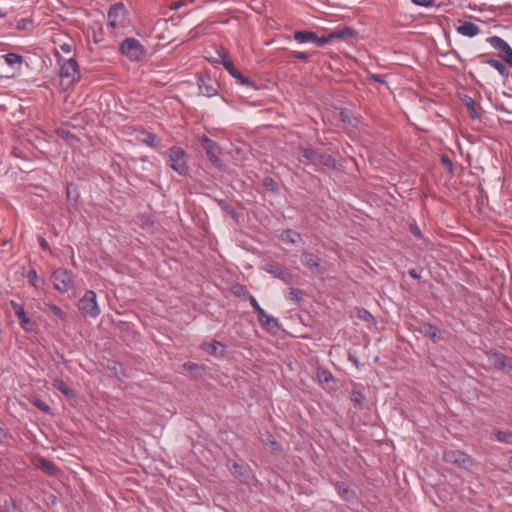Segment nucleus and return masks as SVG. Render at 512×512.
I'll list each match as a JSON object with an SVG mask.
<instances>
[{
  "mask_svg": "<svg viewBox=\"0 0 512 512\" xmlns=\"http://www.w3.org/2000/svg\"><path fill=\"white\" fill-rule=\"evenodd\" d=\"M372 79H373L374 81H376V82H380V83H382V82H383V80H382V78H381V76H380V75H375V74H374V75H372Z\"/></svg>",
  "mask_w": 512,
  "mask_h": 512,
  "instance_id": "3c124183",
  "label": "nucleus"
},
{
  "mask_svg": "<svg viewBox=\"0 0 512 512\" xmlns=\"http://www.w3.org/2000/svg\"><path fill=\"white\" fill-rule=\"evenodd\" d=\"M491 359L493 361V364L495 367L499 368V369H504L506 367V358L504 355L500 354V353H494L492 356H491Z\"/></svg>",
  "mask_w": 512,
  "mask_h": 512,
  "instance_id": "cd10ccee",
  "label": "nucleus"
},
{
  "mask_svg": "<svg viewBox=\"0 0 512 512\" xmlns=\"http://www.w3.org/2000/svg\"><path fill=\"white\" fill-rule=\"evenodd\" d=\"M6 16V12L0 9V18H4Z\"/></svg>",
  "mask_w": 512,
  "mask_h": 512,
  "instance_id": "4d7b16f0",
  "label": "nucleus"
},
{
  "mask_svg": "<svg viewBox=\"0 0 512 512\" xmlns=\"http://www.w3.org/2000/svg\"><path fill=\"white\" fill-rule=\"evenodd\" d=\"M49 309L51 310V312L54 316L61 319L62 321H65L66 314L63 312V310L60 307H58L54 304H49Z\"/></svg>",
  "mask_w": 512,
  "mask_h": 512,
  "instance_id": "c756f323",
  "label": "nucleus"
},
{
  "mask_svg": "<svg viewBox=\"0 0 512 512\" xmlns=\"http://www.w3.org/2000/svg\"><path fill=\"white\" fill-rule=\"evenodd\" d=\"M317 378L320 383L328 384L334 380L332 373L326 369H319L317 372Z\"/></svg>",
  "mask_w": 512,
  "mask_h": 512,
  "instance_id": "393cba45",
  "label": "nucleus"
},
{
  "mask_svg": "<svg viewBox=\"0 0 512 512\" xmlns=\"http://www.w3.org/2000/svg\"><path fill=\"white\" fill-rule=\"evenodd\" d=\"M47 469H48V472H49V473H51V474H52V473H53V471H54V467H53L51 464H48V465H47Z\"/></svg>",
  "mask_w": 512,
  "mask_h": 512,
  "instance_id": "6e6d98bb",
  "label": "nucleus"
},
{
  "mask_svg": "<svg viewBox=\"0 0 512 512\" xmlns=\"http://www.w3.org/2000/svg\"><path fill=\"white\" fill-rule=\"evenodd\" d=\"M262 441L265 443H269L275 450H277L280 447L279 443L276 440H274L270 434H267V437L263 438Z\"/></svg>",
  "mask_w": 512,
  "mask_h": 512,
  "instance_id": "c9c22d12",
  "label": "nucleus"
},
{
  "mask_svg": "<svg viewBox=\"0 0 512 512\" xmlns=\"http://www.w3.org/2000/svg\"><path fill=\"white\" fill-rule=\"evenodd\" d=\"M78 309L85 317L97 318L100 315V308L97 303V296L93 290H88L80 299Z\"/></svg>",
  "mask_w": 512,
  "mask_h": 512,
  "instance_id": "20e7f679",
  "label": "nucleus"
},
{
  "mask_svg": "<svg viewBox=\"0 0 512 512\" xmlns=\"http://www.w3.org/2000/svg\"><path fill=\"white\" fill-rule=\"evenodd\" d=\"M355 34L356 32L353 29L349 27H342L333 30L331 33L327 35V38H329V42H331L333 39L347 40L353 38Z\"/></svg>",
  "mask_w": 512,
  "mask_h": 512,
  "instance_id": "dca6fc26",
  "label": "nucleus"
},
{
  "mask_svg": "<svg viewBox=\"0 0 512 512\" xmlns=\"http://www.w3.org/2000/svg\"><path fill=\"white\" fill-rule=\"evenodd\" d=\"M425 334L430 338L434 339L437 337L438 329L432 325L425 327Z\"/></svg>",
  "mask_w": 512,
  "mask_h": 512,
  "instance_id": "473e14b6",
  "label": "nucleus"
},
{
  "mask_svg": "<svg viewBox=\"0 0 512 512\" xmlns=\"http://www.w3.org/2000/svg\"><path fill=\"white\" fill-rule=\"evenodd\" d=\"M336 489L338 494L344 499V500H350L354 496V492L351 491L348 487H346L343 484H337Z\"/></svg>",
  "mask_w": 512,
  "mask_h": 512,
  "instance_id": "a878e982",
  "label": "nucleus"
},
{
  "mask_svg": "<svg viewBox=\"0 0 512 512\" xmlns=\"http://www.w3.org/2000/svg\"><path fill=\"white\" fill-rule=\"evenodd\" d=\"M487 42L495 49L504 52L509 44L498 36H491L487 39Z\"/></svg>",
  "mask_w": 512,
  "mask_h": 512,
  "instance_id": "412c9836",
  "label": "nucleus"
},
{
  "mask_svg": "<svg viewBox=\"0 0 512 512\" xmlns=\"http://www.w3.org/2000/svg\"><path fill=\"white\" fill-rule=\"evenodd\" d=\"M258 320L262 327L268 331L275 332L279 328L277 319L267 314L265 310H261V312L258 314Z\"/></svg>",
  "mask_w": 512,
  "mask_h": 512,
  "instance_id": "ddd939ff",
  "label": "nucleus"
},
{
  "mask_svg": "<svg viewBox=\"0 0 512 512\" xmlns=\"http://www.w3.org/2000/svg\"><path fill=\"white\" fill-rule=\"evenodd\" d=\"M250 303L252 305V307L257 311V313L259 314L261 312V310H264L260 305L259 303L257 302V300L255 299V297L251 296L250 297Z\"/></svg>",
  "mask_w": 512,
  "mask_h": 512,
  "instance_id": "37998d69",
  "label": "nucleus"
},
{
  "mask_svg": "<svg viewBox=\"0 0 512 512\" xmlns=\"http://www.w3.org/2000/svg\"><path fill=\"white\" fill-rule=\"evenodd\" d=\"M107 25L114 35L122 34L129 27L127 10L123 3H116L108 11Z\"/></svg>",
  "mask_w": 512,
  "mask_h": 512,
  "instance_id": "f257e3e1",
  "label": "nucleus"
},
{
  "mask_svg": "<svg viewBox=\"0 0 512 512\" xmlns=\"http://www.w3.org/2000/svg\"><path fill=\"white\" fill-rule=\"evenodd\" d=\"M39 243H40V246H41L44 250L48 249V243L46 242V240H45V239H43V238H41V237H40V238H39Z\"/></svg>",
  "mask_w": 512,
  "mask_h": 512,
  "instance_id": "09e8293b",
  "label": "nucleus"
},
{
  "mask_svg": "<svg viewBox=\"0 0 512 512\" xmlns=\"http://www.w3.org/2000/svg\"><path fill=\"white\" fill-rule=\"evenodd\" d=\"M301 263L309 270L315 272L320 270L321 259L311 252L304 251L301 254Z\"/></svg>",
  "mask_w": 512,
  "mask_h": 512,
  "instance_id": "9b49d317",
  "label": "nucleus"
},
{
  "mask_svg": "<svg viewBox=\"0 0 512 512\" xmlns=\"http://www.w3.org/2000/svg\"><path fill=\"white\" fill-rule=\"evenodd\" d=\"M166 156L168 165L175 172H177L181 176H184L188 173V166L185 159L186 153L181 147H171L167 151Z\"/></svg>",
  "mask_w": 512,
  "mask_h": 512,
  "instance_id": "f03ea898",
  "label": "nucleus"
},
{
  "mask_svg": "<svg viewBox=\"0 0 512 512\" xmlns=\"http://www.w3.org/2000/svg\"><path fill=\"white\" fill-rule=\"evenodd\" d=\"M320 165H323V166H326L329 168H334L336 165V161L331 155L325 154V153H320L316 166H320Z\"/></svg>",
  "mask_w": 512,
  "mask_h": 512,
  "instance_id": "5701e85b",
  "label": "nucleus"
},
{
  "mask_svg": "<svg viewBox=\"0 0 512 512\" xmlns=\"http://www.w3.org/2000/svg\"><path fill=\"white\" fill-rule=\"evenodd\" d=\"M60 49L65 52L66 54H70L71 53V45L67 44V43H64L62 45H60Z\"/></svg>",
  "mask_w": 512,
  "mask_h": 512,
  "instance_id": "49530a36",
  "label": "nucleus"
},
{
  "mask_svg": "<svg viewBox=\"0 0 512 512\" xmlns=\"http://www.w3.org/2000/svg\"><path fill=\"white\" fill-rule=\"evenodd\" d=\"M51 280L53 282L54 288L61 293L70 291L75 284L74 274L62 268L56 269L53 272Z\"/></svg>",
  "mask_w": 512,
  "mask_h": 512,
  "instance_id": "7ed1b4c3",
  "label": "nucleus"
},
{
  "mask_svg": "<svg viewBox=\"0 0 512 512\" xmlns=\"http://www.w3.org/2000/svg\"><path fill=\"white\" fill-rule=\"evenodd\" d=\"M264 186L272 191L277 189V183L270 177L265 178L263 182Z\"/></svg>",
  "mask_w": 512,
  "mask_h": 512,
  "instance_id": "72a5a7b5",
  "label": "nucleus"
},
{
  "mask_svg": "<svg viewBox=\"0 0 512 512\" xmlns=\"http://www.w3.org/2000/svg\"><path fill=\"white\" fill-rule=\"evenodd\" d=\"M5 62L9 66H14L16 64L22 63V56L16 54V53H8L4 56Z\"/></svg>",
  "mask_w": 512,
  "mask_h": 512,
  "instance_id": "bb28decb",
  "label": "nucleus"
},
{
  "mask_svg": "<svg viewBox=\"0 0 512 512\" xmlns=\"http://www.w3.org/2000/svg\"><path fill=\"white\" fill-rule=\"evenodd\" d=\"M32 25V21L28 19H21L17 23V28L20 30H27Z\"/></svg>",
  "mask_w": 512,
  "mask_h": 512,
  "instance_id": "f704fd0d",
  "label": "nucleus"
},
{
  "mask_svg": "<svg viewBox=\"0 0 512 512\" xmlns=\"http://www.w3.org/2000/svg\"><path fill=\"white\" fill-rule=\"evenodd\" d=\"M509 466L512 468V456L509 458Z\"/></svg>",
  "mask_w": 512,
  "mask_h": 512,
  "instance_id": "13d9d810",
  "label": "nucleus"
},
{
  "mask_svg": "<svg viewBox=\"0 0 512 512\" xmlns=\"http://www.w3.org/2000/svg\"><path fill=\"white\" fill-rule=\"evenodd\" d=\"M30 281L32 282L33 286L38 287L39 286V279L37 276L36 271H30L28 275Z\"/></svg>",
  "mask_w": 512,
  "mask_h": 512,
  "instance_id": "4c0bfd02",
  "label": "nucleus"
},
{
  "mask_svg": "<svg viewBox=\"0 0 512 512\" xmlns=\"http://www.w3.org/2000/svg\"><path fill=\"white\" fill-rule=\"evenodd\" d=\"M183 368L187 371H195V370H198L199 369V365L196 364V363H192V362H187L183 365Z\"/></svg>",
  "mask_w": 512,
  "mask_h": 512,
  "instance_id": "ea45409f",
  "label": "nucleus"
},
{
  "mask_svg": "<svg viewBox=\"0 0 512 512\" xmlns=\"http://www.w3.org/2000/svg\"><path fill=\"white\" fill-rule=\"evenodd\" d=\"M222 57V64L225 69L229 72V74L237 79L242 85H250L251 81L249 78L243 76L241 72H239L233 65V63L225 56L220 55Z\"/></svg>",
  "mask_w": 512,
  "mask_h": 512,
  "instance_id": "9d476101",
  "label": "nucleus"
},
{
  "mask_svg": "<svg viewBox=\"0 0 512 512\" xmlns=\"http://www.w3.org/2000/svg\"><path fill=\"white\" fill-rule=\"evenodd\" d=\"M34 405L39 408L41 411L48 412L50 410V407L41 400H36L34 402Z\"/></svg>",
  "mask_w": 512,
  "mask_h": 512,
  "instance_id": "e433bc0d",
  "label": "nucleus"
},
{
  "mask_svg": "<svg viewBox=\"0 0 512 512\" xmlns=\"http://www.w3.org/2000/svg\"><path fill=\"white\" fill-rule=\"evenodd\" d=\"M11 306L14 310L15 315L18 317V319L20 321L21 327L24 330L29 331L30 330V328H29L30 319L26 316L25 310L22 307V305H20L19 303L15 302V301H11Z\"/></svg>",
  "mask_w": 512,
  "mask_h": 512,
  "instance_id": "f3484780",
  "label": "nucleus"
},
{
  "mask_svg": "<svg viewBox=\"0 0 512 512\" xmlns=\"http://www.w3.org/2000/svg\"><path fill=\"white\" fill-rule=\"evenodd\" d=\"M414 4L423 6V7H429L432 5V0H411Z\"/></svg>",
  "mask_w": 512,
  "mask_h": 512,
  "instance_id": "a19ab883",
  "label": "nucleus"
},
{
  "mask_svg": "<svg viewBox=\"0 0 512 512\" xmlns=\"http://www.w3.org/2000/svg\"><path fill=\"white\" fill-rule=\"evenodd\" d=\"M500 57L503 58L508 65L512 66V48L510 45L500 54Z\"/></svg>",
  "mask_w": 512,
  "mask_h": 512,
  "instance_id": "7c9ffc66",
  "label": "nucleus"
},
{
  "mask_svg": "<svg viewBox=\"0 0 512 512\" xmlns=\"http://www.w3.org/2000/svg\"><path fill=\"white\" fill-rule=\"evenodd\" d=\"M280 239L285 243L291 244H299L303 242L301 235L291 229L283 231L280 235Z\"/></svg>",
  "mask_w": 512,
  "mask_h": 512,
  "instance_id": "a211bd4d",
  "label": "nucleus"
},
{
  "mask_svg": "<svg viewBox=\"0 0 512 512\" xmlns=\"http://www.w3.org/2000/svg\"><path fill=\"white\" fill-rule=\"evenodd\" d=\"M486 63L494 68L501 76L508 77L509 73L506 66L497 59H488Z\"/></svg>",
  "mask_w": 512,
  "mask_h": 512,
  "instance_id": "aec40b11",
  "label": "nucleus"
},
{
  "mask_svg": "<svg viewBox=\"0 0 512 512\" xmlns=\"http://www.w3.org/2000/svg\"><path fill=\"white\" fill-rule=\"evenodd\" d=\"M293 38L299 43L312 42L317 46H323L329 43L327 35L319 37L311 31H297L294 33Z\"/></svg>",
  "mask_w": 512,
  "mask_h": 512,
  "instance_id": "0eeeda50",
  "label": "nucleus"
},
{
  "mask_svg": "<svg viewBox=\"0 0 512 512\" xmlns=\"http://www.w3.org/2000/svg\"><path fill=\"white\" fill-rule=\"evenodd\" d=\"M220 205H221V207L223 208V210H224L225 212H227V213H228V214H230L231 216H234V215H235V211H234V209H233V207H232V206H230V205L226 204L225 202H220Z\"/></svg>",
  "mask_w": 512,
  "mask_h": 512,
  "instance_id": "79ce46f5",
  "label": "nucleus"
},
{
  "mask_svg": "<svg viewBox=\"0 0 512 512\" xmlns=\"http://www.w3.org/2000/svg\"><path fill=\"white\" fill-rule=\"evenodd\" d=\"M494 435L498 441L512 444V432L495 430Z\"/></svg>",
  "mask_w": 512,
  "mask_h": 512,
  "instance_id": "b1692460",
  "label": "nucleus"
},
{
  "mask_svg": "<svg viewBox=\"0 0 512 512\" xmlns=\"http://www.w3.org/2000/svg\"><path fill=\"white\" fill-rule=\"evenodd\" d=\"M297 290L295 289H290V295L292 296L293 299H296L297 298Z\"/></svg>",
  "mask_w": 512,
  "mask_h": 512,
  "instance_id": "864d4df0",
  "label": "nucleus"
},
{
  "mask_svg": "<svg viewBox=\"0 0 512 512\" xmlns=\"http://www.w3.org/2000/svg\"><path fill=\"white\" fill-rule=\"evenodd\" d=\"M362 318L367 320L368 318H372V315L367 311H363Z\"/></svg>",
  "mask_w": 512,
  "mask_h": 512,
  "instance_id": "5fc2aeb1",
  "label": "nucleus"
},
{
  "mask_svg": "<svg viewBox=\"0 0 512 512\" xmlns=\"http://www.w3.org/2000/svg\"><path fill=\"white\" fill-rule=\"evenodd\" d=\"M294 57L300 60H306L308 55L305 52H295Z\"/></svg>",
  "mask_w": 512,
  "mask_h": 512,
  "instance_id": "a18cd8bd",
  "label": "nucleus"
},
{
  "mask_svg": "<svg viewBox=\"0 0 512 512\" xmlns=\"http://www.w3.org/2000/svg\"><path fill=\"white\" fill-rule=\"evenodd\" d=\"M183 4L181 2H175L172 4V9H179Z\"/></svg>",
  "mask_w": 512,
  "mask_h": 512,
  "instance_id": "603ef678",
  "label": "nucleus"
},
{
  "mask_svg": "<svg viewBox=\"0 0 512 512\" xmlns=\"http://www.w3.org/2000/svg\"><path fill=\"white\" fill-rule=\"evenodd\" d=\"M60 77L66 85H71L79 79V68L73 58L63 60L60 67Z\"/></svg>",
  "mask_w": 512,
  "mask_h": 512,
  "instance_id": "423d86ee",
  "label": "nucleus"
},
{
  "mask_svg": "<svg viewBox=\"0 0 512 512\" xmlns=\"http://www.w3.org/2000/svg\"><path fill=\"white\" fill-rule=\"evenodd\" d=\"M200 94L206 97H213L217 94V85L209 79L200 78L198 81Z\"/></svg>",
  "mask_w": 512,
  "mask_h": 512,
  "instance_id": "4468645a",
  "label": "nucleus"
},
{
  "mask_svg": "<svg viewBox=\"0 0 512 512\" xmlns=\"http://www.w3.org/2000/svg\"><path fill=\"white\" fill-rule=\"evenodd\" d=\"M201 143L206 151V154L209 158V160L215 164L216 166L221 165V161L219 157L217 156V145L216 143L211 140L210 138L203 136L201 139Z\"/></svg>",
  "mask_w": 512,
  "mask_h": 512,
  "instance_id": "1a4fd4ad",
  "label": "nucleus"
},
{
  "mask_svg": "<svg viewBox=\"0 0 512 512\" xmlns=\"http://www.w3.org/2000/svg\"><path fill=\"white\" fill-rule=\"evenodd\" d=\"M301 153L306 160L314 165L317 164L320 152L311 148H301Z\"/></svg>",
  "mask_w": 512,
  "mask_h": 512,
  "instance_id": "4be33fe9",
  "label": "nucleus"
},
{
  "mask_svg": "<svg viewBox=\"0 0 512 512\" xmlns=\"http://www.w3.org/2000/svg\"><path fill=\"white\" fill-rule=\"evenodd\" d=\"M147 143H149L151 146H156V142H158V139L155 135L152 134H146V137L144 139Z\"/></svg>",
  "mask_w": 512,
  "mask_h": 512,
  "instance_id": "58836bf2",
  "label": "nucleus"
},
{
  "mask_svg": "<svg viewBox=\"0 0 512 512\" xmlns=\"http://www.w3.org/2000/svg\"><path fill=\"white\" fill-rule=\"evenodd\" d=\"M456 31L462 36L474 37L480 33V28L472 22L464 21L456 27Z\"/></svg>",
  "mask_w": 512,
  "mask_h": 512,
  "instance_id": "2eb2a0df",
  "label": "nucleus"
},
{
  "mask_svg": "<svg viewBox=\"0 0 512 512\" xmlns=\"http://www.w3.org/2000/svg\"><path fill=\"white\" fill-rule=\"evenodd\" d=\"M53 387L67 396L72 394V391L62 380H54Z\"/></svg>",
  "mask_w": 512,
  "mask_h": 512,
  "instance_id": "c85d7f7f",
  "label": "nucleus"
},
{
  "mask_svg": "<svg viewBox=\"0 0 512 512\" xmlns=\"http://www.w3.org/2000/svg\"><path fill=\"white\" fill-rule=\"evenodd\" d=\"M443 460L463 467H467L471 463V459L466 453L457 450L445 451Z\"/></svg>",
  "mask_w": 512,
  "mask_h": 512,
  "instance_id": "6e6552de",
  "label": "nucleus"
},
{
  "mask_svg": "<svg viewBox=\"0 0 512 512\" xmlns=\"http://www.w3.org/2000/svg\"><path fill=\"white\" fill-rule=\"evenodd\" d=\"M409 275H410L412 278H414V279H419V278H420L419 274H418L415 270H410V271H409Z\"/></svg>",
  "mask_w": 512,
  "mask_h": 512,
  "instance_id": "8fccbe9b",
  "label": "nucleus"
},
{
  "mask_svg": "<svg viewBox=\"0 0 512 512\" xmlns=\"http://www.w3.org/2000/svg\"><path fill=\"white\" fill-rule=\"evenodd\" d=\"M120 50L123 55L132 61L140 60L146 53L144 46L135 38L125 39Z\"/></svg>",
  "mask_w": 512,
  "mask_h": 512,
  "instance_id": "39448f33",
  "label": "nucleus"
},
{
  "mask_svg": "<svg viewBox=\"0 0 512 512\" xmlns=\"http://www.w3.org/2000/svg\"><path fill=\"white\" fill-rule=\"evenodd\" d=\"M411 231L414 235H416L417 237H420L421 236V232H420V229L417 227V226H412L411 227Z\"/></svg>",
  "mask_w": 512,
  "mask_h": 512,
  "instance_id": "de8ad7c7",
  "label": "nucleus"
},
{
  "mask_svg": "<svg viewBox=\"0 0 512 512\" xmlns=\"http://www.w3.org/2000/svg\"><path fill=\"white\" fill-rule=\"evenodd\" d=\"M351 400L355 403V404H362L365 400V396L359 392V391H353L351 393Z\"/></svg>",
  "mask_w": 512,
  "mask_h": 512,
  "instance_id": "2f4dec72",
  "label": "nucleus"
},
{
  "mask_svg": "<svg viewBox=\"0 0 512 512\" xmlns=\"http://www.w3.org/2000/svg\"><path fill=\"white\" fill-rule=\"evenodd\" d=\"M264 270L267 273L272 274L275 278H278V279L284 281L286 284H289L291 281V275L284 272L282 270V268L275 263H267L264 266Z\"/></svg>",
  "mask_w": 512,
  "mask_h": 512,
  "instance_id": "f8f14e48",
  "label": "nucleus"
},
{
  "mask_svg": "<svg viewBox=\"0 0 512 512\" xmlns=\"http://www.w3.org/2000/svg\"><path fill=\"white\" fill-rule=\"evenodd\" d=\"M205 349L209 354L214 356H220L224 352V346L215 340L205 345Z\"/></svg>",
  "mask_w": 512,
  "mask_h": 512,
  "instance_id": "6ab92c4d",
  "label": "nucleus"
},
{
  "mask_svg": "<svg viewBox=\"0 0 512 512\" xmlns=\"http://www.w3.org/2000/svg\"><path fill=\"white\" fill-rule=\"evenodd\" d=\"M231 469V472L237 476V477H241L242 476V473H241V467L237 464V463H233L232 464V467L230 468Z\"/></svg>",
  "mask_w": 512,
  "mask_h": 512,
  "instance_id": "c03bdc74",
  "label": "nucleus"
}]
</instances>
